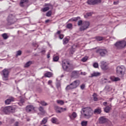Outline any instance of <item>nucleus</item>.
Masks as SVG:
<instances>
[{"label":"nucleus","mask_w":126,"mask_h":126,"mask_svg":"<svg viewBox=\"0 0 126 126\" xmlns=\"http://www.w3.org/2000/svg\"><path fill=\"white\" fill-rule=\"evenodd\" d=\"M87 61V57H85L82 59V62H83V63H85Z\"/></svg>","instance_id":"nucleus-46"},{"label":"nucleus","mask_w":126,"mask_h":126,"mask_svg":"<svg viewBox=\"0 0 126 126\" xmlns=\"http://www.w3.org/2000/svg\"><path fill=\"white\" fill-rule=\"evenodd\" d=\"M57 102L58 104H59L61 106H63L64 104V102L63 100H57Z\"/></svg>","instance_id":"nucleus-29"},{"label":"nucleus","mask_w":126,"mask_h":126,"mask_svg":"<svg viewBox=\"0 0 126 126\" xmlns=\"http://www.w3.org/2000/svg\"><path fill=\"white\" fill-rule=\"evenodd\" d=\"M70 53H71V54H73V53H74V51L72 52V51H71H71H70Z\"/></svg>","instance_id":"nucleus-58"},{"label":"nucleus","mask_w":126,"mask_h":126,"mask_svg":"<svg viewBox=\"0 0 126 126\" xmlns=\"http://www.w3.org/2000/svg\"><path fill=\"white\" fill-rule=\"evenodd\" d=\"M51 15H52V11L50 10L47 12L46 16H47L48 17H50Z\"/></svg>","instance_id":"nucleus-39"},{"label":"nucleus","mask_w":126,"mask_h":126,"mask_svg":"<svg viewBox=\"0 0 126 126\" xmlns=\"http://www.w3.org/2000/svg\"><path fill=\"white\" fill-rule=\"evenodd\" d=\"M95 39L97 41H102V40H103V39H104V37H101V36H96V37H95Z\"/></svg>","instance_id":"nucleus-36"},{"label":"nucleus","mask_w":126,"mask_h":126,"mask_svg":"<svg viewBox=\"0 0 126 126\" xmlns=\"http://www.w3.org/2000/svg\"><path fill=\"white\" fill-rule=\"evenodd\" d=\"M126 68L124 65L118 66L116 67V72L120 75H125Z\"/></svg>","instance_id":"nucleus-5"},{"label":"nucleus","mask_w":126,"mask_h":126,"mask_svg":"<svg viewBox=\"0 0 126 126\" xmlns=\"http://www.w3.org/2000/svg\"><path fill=\"white\" fill-rule=\"evenodd\" d=\"M100 63H101L100 67L103 70H106L108 69V65L106 64V62L101 61Z\"/></svg>","instance_id":"nucleus-15"},{"label":"nucleus","mask_w":126,"mask_h":126,"mask_svg":"<svg viewBox=\"0 0 126 126\" xmlns=\"http://www.w3.org/2000/svg\"><path fill=\"white\" fill-rule=\"evenodd\" d=\"M26 111L27 113L32 112V111H35V107L33 105H29L26 106Z\"/></svg>","instance_id":"nucleus-14"},{"label":"nucleus","mask_w":126,"mask_h":126,"mask_svg":"<svg viewBox=\"0 0 126 126\" xmlns=\"http://www.w3.org/2000/svg\"><path fill=\"white\" fill-rule=\"evenodd\" d=\"M1 112L4 114H8L9 112H13L15 111V107L14 106L3 107L0 109Z\"/></svg>","instance_id":"nucleus-2"},{"label":"nucleus","mask_w":126,"mask_h":126,"mask_svg":"<svg viewBox=\"0 0 126 126\" xmlns=\"http://www.w3.org/2000/svg\"><path fill=\"white\" fill-rule=\"evenodd\" d=\"M15 126H19V123H18V122H16L15 123Z\"/></svg>","instance_id":"nucleus-52"},{"label":"nucleus","mask_w":126,"mask_h":126,"mask_svg":"<svg viewBox=\"0 0 126 126\" xmlns=\"http://www.w3.org/2000/svg\"><path fill=\"white\" fill-rule=\"evenodd\" d=\"M52 75V73L50 72H48L47 73L44 74V76H45V77H51Z\"/></svg>","instance_id":"nucleus-26"},{"label":"nucleus","mask_w":126,"mask_h":126,"mask_svg":"<svg viewBox=\"0 0 126 126\" xmlns=\"http://www.w3.org/2000/svg\"><path fill=\"white\" fill-rule=\"evenodd\" d=\"M89 26H90V22L89 21H84L83 22L82 25L80 28L79 30L81 32L85 31V30L89 28Z\"/></svg>","instance_id":"nucleus-6"},{"label":"nucleus","mask_w":126,"mask_h":126,"mask_svg":"<svg viewBox=\"0 0 126 126\" xmlns=\"http://www.w3.org/2000/svg\"><path fill=\"white\" fill-rule=\"evenodd\" d=\"M22 54V51H21V50H18L16 52V57H18V56H21Z\"/></svg>","instance_id":"nucleus-32"},{"label":"nucleus","mask_w":126,"mask_h":126,"mask_svg":"<svg viewBox=\"0 0 126 126\" xmlns=\"http://www.w3.org/2000/svg\"><path fill=\"white\" fill-rule=\"evenodd\" d=\"M79 19H80V17L72 18L71 19L69 20V21H75L76 22V21H77V20H78Z\"/></svg>","instance_id":"nucleus-23"},{"label":"nucleus","mask_w":126,"mask_h":126,"mask_svg":"<svg viewBox=\"0 0 126 126\" xmlns=\"http://www.w3.org/2000/svg\"><path fill=\"white\" fill-rule=\"evenodd\" d=\"M107 104H108V102H103L102 104L103 105V106H107Z\"/></svg>","instance_id":"nucleus-53"},{"label":"nucleus","mask_w":126,"mask_h":126,"mask_svg":"<svg viewBox=\"0 0 126 126\" xmlns=\"http://www.w3.org/2000/svg\"><path fill=\"white\" fill-rule=\"evenodd\" d=\"M29 2V0H21L20 2V6H21V7L28 6Z\"/></svg>","instance_id":"nucleus-12"},{"label":"nucleus","mask_w":126,"mask_h":126,"mask_svg":"<svg viewBox=\"0 0 126 126\" xmlns=\"http://www.w3.org/2000/svg\"><path fill=\"white\" fill-rule=\"evenodd\" d=\"M66 27L68 29H70L71 28H72V24H67Z\"/></svg>","instance_id":"nucleus-38"},{"label":"nucleus","mask_w":126,"mask_h":126,"mask_svg":"<svg viewBox=\"0 0 126 126\" xmlns=\"http://www.w3.org/2000/svg\"><path fill=\"white\" fill-rule=\"evenodd\" d=\"M91 15H92V13L89 12V13H87L86 15H85L84 16H85V17L87 18V17H88V16H91Z\"/></svg>","instance_id":"nucleus-42"},{"label":"nucleus","mask_w":126,"mask_h":126,"mask_svg":"<svg viewBox=\"0 0 126 126\" xmlns=\"http://www.w3.org/2000/svg\"><path fill=\"white\" fill-rule=\"evenodd\" d=\"M87 121H82L81 123L82 126H87Z\"/></svg>","instance_id":"nucleus-37"},{"label":"nucleus","mask_w":126,"mask_h":126,"mask_svg":"<svg viewBox=\"0 0 126 126\" xmlns=\"http://www.w3.org/2000/svg\"><path fill=\"white\" fill-rule=\"evenodd\" d=\"M56 86H57L58 89H59V88H60L61 87V84L60 83H57L56 84Z\"/></svg>","instance_id":"nucleus-50"},{"label":"nucleus","mask_w":126,"mask_h":126,"mask_svg":"<svg viewBox=\"0 0 126 126\" xmlns=\"http://www.w3.org/2000/svg\"><path fill=\"white\" fill-rule=\"evenodd\" d=\"M32 64V61H29L25 65L24 67H28L30 66Z\"/></svg>","instance_id":"nucleus-25"},{"label":"nucleus","mask_w":126,"mask_h":126,"mask_svg":"<svg viewBox=\"0 0 126 126\" xmlns=\"http://www.w3.org/2000/svg\"><path fill=\"white\" fill-rule=\"evenodd\" d=\"M70 65L69 63L67 62L63 61L62 63V67L63 70L66 71H67V68H68V66Z\"/></svg>","instance_id":"nucleus-11"},{"label":"nucleus","mask_w":126,"mask_h":126,"mask_svg":"<svg viewBox=\"0 0 126 126\" xmlns=\"http://www.w3.org/2000/svg\"><path fill=\"white\" fill-rule=\"evenodd\" d=\"M61 77H63V75H62Z\"/></svg>","instance_id":"nucleus-61"},{"label":"nucleus","mask_w":126,"mask_h":126,"mask_svg":"<svg viewBox=\"0 0 126 126\" xmlns=\"http://www.w3.org/2000/svg\"><path fill=\"white\" fill-rule=\"evenodd\" d=\"M96 54H99L101 57H105L108 54V51L106 49L99 48L95 51Z\"/></svg>","instance_id":"nucleus-7"},{"label":"nucleus","mask_w":126,"mask_h":126,"mask_svg":"<svg viewBox=\"0 0 126 126\" xmlns=\"http://www.w3.org/2000/svg\"><path fill=\"white\" fill-rule=\"evenodd\" d=\"M104 80H107V79H104Z\"/></svg>","instance_id":"nucleus-62"},{"label":"nucleus","mask_w":126,"mask_h":126,"mask_svg":"<svg viewBox=\"0 0 126 126\" xmlns=\"http://www.w3.org/2000/svg\"><path fill=\"white\" fill-rule=\"evenodd\" d=\"M80 82L79 80H77L73 82L70 85L67 86L65 89L66 90H71L72 89H75V88H77L79 86Z\"/></svg>","instance_id":"nucleus-1"},{"label":"nucleus","mask_w":126,"mask_h":126,"mask_svg":"<svg viewBox=\"0 0 126 126\" xmlns=\"http://www.w3.org/2000/svg\"><path fill=\"white\" fill-rule=\"evenodd\" d=\"M106 122H107V119H106V118H105V117L102 116V117H100L99 118V124H105V123H106Z\"/></svg>","instance_id":"nucleus-18"},{"label":"nucleus","mask_w":126,"mask_h":126,"mask_svg":"<svg viewBox=\"0 0 126 126\" xmlns=\"http://www.w3.org/2000/svg\"><path fill=\"white\" fill-rule=\"evenodd\" d=\"M94 101H98V97H97V94L94 93L93 94Z\"/></svg>","instance_id":"nucleus-24"},{"label":"nucleus","mask_w":126,"mask_h":126,"mask_svg":"<svg viewBox=\"0 0 126 126\" xmlns=\"http://www.w3.org/2000/svg\"><path fill=\"white\" fill-rule=\"evenodd\" d=\"M110 79L112 81H114V82H116V81H120V80H121V79H120V78L119 77H116L115 76H111L110 77Z\"/></svg>","instance_id":"nucleus-21"},{"label":"nucleus","mask_w":126,"mask_h":126,"mask_svg":"<svg viewBox=\"0 0 126 126\" xmlns=\"http://www.w3.org/2000/svg\"><path fill=\"white\" fill-rule=\"evenodd\" d=\"M53 82L52 80H49L48 82V85H51V84Z\"/></svg>","instance_id":"nucleus-51"},{"label":"nucleus","mask_w":126,"mask_h":126,"mask_svg":"<svg viewBox=\"0 0 126 126\" xmlns=\"http://www.w3.org/2000/svg\"><path fill=\"white\" fill-rule=\"evenodd\" d=\"M101 75V73L99 72H93V73L91 74V76H89V77H97V76H100Z\"/></svg>","instance_id":"nucleus-17"},{"label":"nucleus","mask_w":126,"mask_h":126,"mask_svg":"<svg viewBox=\"0 0 126 126\" xmlns=\"http://www.w3.org/2000/svg\"><path fill=\"white\" fill-rule=\"evenodd\" d=\"M2 37L3 38L4 40H6V39H8V35H7V34L6 33H3L2 34Z\"/></svg>","instance_id":"nucleus-30"},{"label":"nucleus","mask_w":126,"mask_h":126,"mask_svg":"<svg viewBox=\"0 0 126 126\" xmlns=\"http://www.w3.org/2000/svg\"><path fill=\"white\" fill-rule=\"evenodd\" d=\"M70 119H75L77 117V114L76 112H73L71 115L69 116Z\"/></svg>","instance_id":"nucleus-20"},{"label":"nucleus","mask_w":126,"mask_h":126,"mask_svg":"<svg viewBox=\"0 0 126 126\" xmlns=\"http://www.w3.org/2000/svg\"><path fill=\"white\" fill-rule=\"evenodd\" d=\"M93 66L95 68H97L98 67H99V64H98V63H94L93 64Z\"/></svg>","instance_id":"nucleus-41"},{"label":"nucleus","mask_w":126,"mask_h":126,"mask_svg":"<svg viewBox=\"0 0 126 126\" xmlns=\"http://www.w3.org/2000/svg\"><path fill=\"white\" fill-rule=\"evenodd\" d=\"M2 124L1 122L0 121V126H1Z\"/></svg>","instance_id":"nucleus-59"},{"label":"nucleus","mask_w":126,"mask_h":126,"mask_svg":"<svg viewBox=\"0 0 126 126\" xmlns=\"http://www.w3.org/2000/svg\"><path fill=\"white\" fill-rule=\"evenodd\" d=\"M112 110V105L110 104V106H107L106 107L104 108V111L105 112V113H109L110 111Z\"/></svg>","instance_id":"nucleus-19"},{"label":"nucleus","mask_w":126,"mask_h":126,"mask_svg":"<svg viewBox=\"0 0 126 126\" xmlns=\"http://www.w3.org/2000/svg\"><path fill=\"white\" fill-rule=\"evenodd\" d=\"M55 110L56 113H58V114H61L62 112H63V111H65L66 110V108H63L62 107H60L59 106H55Z\"/></svg>","instance_id":"nucleus-16"},{"label":"nucleus","mask_w":126,"mask_h":126,"mask_svg":"<svg viewBox=\"0 0 126 126\" xmlns=\"http://www.w3.org/2000/svg\"><path fill=\"white\" fill-rule=\"evenodd\" d=\"M17 21V20L16 19V18H15V16L12 14L9 15L7 19L8 25H12V24H14Z\"/></svg>","instance_id":"nucleus-4"},{"label":"nucleus","mask_w":126,"mask_h":126,"mask_svg":"<svg viewBox=\"0 0 126 126\" xmlns=\"http://www.w3.org/2000/svg\"><path fill=\"white\" fill-rule=\"evenodd\" d=\"M115 46L117 48V49H123V48H125V47H126V42L125 40L117 42L115 44Z\"/></svg>","instance_id":"nucleus-8"},{"label":"nucleus","mask_w":126,"mask_h":126,"mask_svg":"<svg viewBox=\"0 0 126 126\" xmlns=\"http://www.w3.org/2000/svg\"><path fill=\"white\" fill-rule=\"evenodd\" d=\"M81 113L82 115H84L85 118H90L91 116H92L91 108L89 107L83 108Z\"/></svg>","instance_id":"nucleus-3"},{"label":"nucleus","mask_w":126,"mask_h":126,"mask_svg":"<svg viewBox=\"0 0 126 126\" xmlns=\"http://www.w3.org/2000/svg\"><path fill=\"white\" fill-rule=\"evenodd\" d=\"M47 59H49L50 58V54H47Z\"/></svg>","instance_id":"nucleus-56"},{"label":"nucleus","mask_w":126,"mask_h":126,"mask_svg":"<svg viewBox=\"0 0 126 126\" xmlns=\"http://www.w3.org/2000/svg\"><path fill=\"white\" fill-rule=\"evenodd\" d=\"M59 56H55L53 57L54 62H58V61H59Z\"/></svg>","instance_id":"nucleus-40"},{"label":"nucleus","mask_w":126,"mask_h":126,"mask_svg":"<svg viewBox=\"0 0 126 126\" xmlns=\"http://www.w3.org/2000/svg\"><path fill=\"white\" fill-rule=\"evenodd\" d=\"M1 0H0V1H1Z\"/></svg>","instance_id":"nucleus-64"},{"label":"nucleus","mask_w":126,"mask_h":126,"mask_svg":"<svg viewBox=\"0 0 126 126\" xmlns=\"http://www.w3.org/2000/svg\"><path fill=\"white\" fill-rule=\"evenodd\" d=\"M23 103H24V100L21 99L19 102L18 103V105H19V106H21V107H22V106H23Z\"/></svg>","instance_id":"nucleus-33"},{"label":"nucleus","mask_w":126,"mask_h":126,"mask_svg":"<svg viewBox=\"0 0 126 126\" xmlns=\"http://www.w3.org/2000/svg\"><path fill=\"white\" fill-rule=\"evenodd\" d=\"M0 85H1V84H0Z\"/></svg>","instance_id":"nucleus-63"},{"label":"nucleus","mask_w":126,"mask_h":126,"mask_svg":"<svg viewBox=\"0 0 126 126\" xmlns=\"http://www.w3.org/2000/svg\"><path fill=\"white\" fill-rule=\"evenodd\" d=\"M50 9L49 7H45L42 9V10L43 12H46V11H48Z\"/></svg>","instance_id":"nucleus-35"},{"label":"nucleus","mask_w":126,"mask_h":126,"mask_svg":"<svg viewBox=\"0 0 126 126\" xmlns=\"http://www.w3.org/2000/svg\"><path fill=\"white\" fill-rule=\"evenodd\" d=\"M9 74V72H8V70L4 69L2 70L1 75L3 80H8Z\"/></svg>","instance_id":"nucleus-9"},{"label":"nucleus","mask_w":126,"mask_h":126,"mask_svg":"<svg viewBox=\"0 0 126 126\" xmlns=\"http://www.w3.org/2000/svg\"><path fill=\"white\" fill-rule=\"evenodd\" d=\"M101 112H102L101 108H97L94 110V114H101Z\"/></svg>","instance_id":"nucleus-22"},{"label":"nucleus","mask_w":126,"mask_h":126,"mask_svg":"<svg viewBox=\"0 0 126 126\" xmlns=\"http://www.w3.org/2000/svg\"><path fill=\"white\" fill-rule=\"evenodd\" d=\"M15 98L12 96H9L8 99L5 101V104L6 105H9L11 102H14Z\"/></svg>","instance_id":"nucleus-13"},{"label":"nucleus","mask_w":126,"mask_h":126,"mask_svg":"<svg viewBox=\"0 0 126 126\" xmlns=\"http://www.w3.org/2000/svg\"><path fill=\"white\" fill-rule=\"evenodd\" d=\"M114 4H117L116 2H114Z\"/></svg>","instance_id":"nucleus-60"},{"label":"nucleus","mask_w":126,"mask_h":126,"mask_svg":"<svg viewBox=\"0 0 126 126\" xmlns=\"http://www.w3.org/2000/svg\"><path fill=\"white\" fill-rule=\"evenodd\" d=\"M83 24V22H82V20H79L78 22V26H80V25H82Z\"/></svg>","instance_id":"nucleus-45"},{"label":"nucleus","mask_w":126,"mask_h":126,"mask_svg":"<svg viewBox=\"0 0 126 126\" xmlns=\"http://www.w3.org/2000/svg\"><path fill=\"white\" fill-rule=\"evenodd\" d=\"M102 0H88L87 3L89 5H95L98 3H101Z\"/></svg>","instance_id":"nucleus-10"},{"label":"nucleus","mask_w":126,"mask_h":126,"mask_svg":"<svg viewBox=\"0 0 126 126\" xmlns=\"http://www.w3.org/2000/svg\"><path fill=\"white\" fill-rule=\"evenodd\" d=\"M50 21V20H46V21H45V23H48V22H49Z\"/></svg>","instance_id":"nucleus-55"},{"label":"nucleus","mask_w":126,"mask_h":126,"mask_svg":"<svg viewBox=\"0 0 126 126\" xmlns=\"http://www.w3.org/2000/svg\"><path fill=\"white\" fill-rule=\"evenodd\" d=\"M47 122H48V119L47 118H43L41 124H43V125H45V124L47 123Z\"/></svg>","instance_id":"nucleus-34"},{"label":"nucleus","mask_w":126,"mask_h":126,"mask_svg":"<svg viewBox=\"0 0 126 126\" xmlns=\"http://www.w3.org/2000/svg\"><path fill=\"white\" fill-rule=\"evenodd\" d=\"M63 37H64V35L63 34L59 35V38L61 39V40H63Z\"/></svg>","instance_id":"nucleus-48"},{"label":"nucleus","mask_w":126,"mask_h":126,"mask_svg":"<svg viewBox=\"0 0 126 126\" xmlns=\"http://www.w3.org/2000/svg\"><path fill=\"white\" fill-rule=\"evenodd\" d=\"M80 88L82 90H84V88H85V84H83L80 86Z\"/></svg>","instance_id":"nucleus-47"},{"label":"nucleus","mask_w":126,"mask_h":126,"mask_svg":"<svg viewBox=\"0 0 126 126\" xmlns=\"http://www.w3.org/2000/svg\"><path fill=\"white\" fill-rule=\"evenodd\" d=\"M41 53H46V51L45 50H42Z\"/></svg>","instance_id":"nucleus-57"},{"label":"nucleus","mask_w":126,"mask_h":126,"mask_svg":"<svg viewBox=\"0 0 126 126\" xmlns=\"http://www.w3.org/2000/svg\"><path fill=\"white\" fill-rule=\"evenodd\" d=\"M38 110L39 112H41V113H44V108H43V107L42 106L39 107V108H38Z\"/></svg>","instance_id":"nucleus-44"},{"label":"nucleus","mask_w":126,"mask_h":126,"mask_svg":"<svg viewBox=\"0 0 126 126\" xmlns=\"http://www.w3.org/2000/svg\"><path fill=\"white\" fill-rule=\"evenodd\" d=\"M81 74H82L83 75H86V72H81Z\"/></svg>","instance_id":"nucleus-54"},{"label":"nucleus","mask_w":126,"mask_h":126,"mask_svg":"<svg viewBox=\"0 0 126 126\" xmlns=\"http://www.w3.org/2000/svg\"><path fill=\"white\" fill-rule=\"evenodd\" d=\"M105 89H106V90L107 91H110L112 90V88L110 87L109 86H106L105 87Z\"/></svg>","instance_id":"nucleus-43"},{"label":"nucleus","mask_w":126,"mask_h":126,"mask_svg":"<svg viewBox=\"0 0 126 126\" xmlns=\"http://www.w3.org/2000/svg\"><path fill=\"white\" fill-rule=\"evenodd\" d=\"M61 33H62V31H58L55 34V36L56 35H61Z\"/></svg>","instance_id":"nucleus-49"},{"label":"nucleus","mask_w":126,"mask_h":126,"mask_svg":"<svg viewBox=\"0 0 126 126\" xmlns=\"http://www.w3.org/2000/svg\"><path fill=\"white\" fill-rule=\"evenodd\" d=\"M68 39L67 38H65L63 39V45H66L68 43Z\"/></svg>","instance_id":"nucleus-28"},{"label":"nucleus","mask_w":126,"mask_h":126,"mask_svg":"<svg viewBox=\"0 0 126 126\" xmlns=\"http://www.w3.org/2000/svg\"><path fill=\"white\" fill-rule=\"evenodd\" d=\"M51 122L52 124H56L58 122V119L56 117H53L51 119Z\"/></svg>","instance_id":"nucleus-27"},{"label":"nucleus","mask_w":126,"mask_h":126,"mask_svg":"<svg viewBox=\"0 0 126 126\" xmlns=\"http://www.w3.org/2000/svg\"><path fill=\"white\" fill-rule=\"evenodd\" d=\"M40 104V105H42V106H48V103L45 102V101H41Z\"/></svg>","instance_id":"nucleus-31"}]
</instances>
